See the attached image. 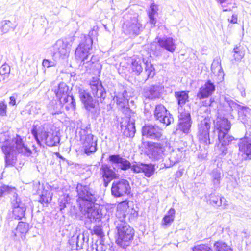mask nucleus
Wrapping results in <instances>:
<instances>
[{
  "instance_id": "nucleus-2",
  "label": "nucleus",
  "mask_w": 251,
  "mask_h": 251,
  "mask_svg": "<svg viewBox=\"0 0 251 251\" xmlns=\"http://www.w3.org/2000/svg\"><path fill=\"white\" fill-rule=\"evenodd\" d=\"M129 211L127 201L120 203L117 207L114 221L116 230L115 242L123 249L131 245L135 235V230L126 221Z\"/></svg>"
},
{
  "instance_id": "nucleus-20",
  "label": "nucleus",
  "mask_w": 251,
  "mask_h": 251,
  "mask_svg": "<svg viewBox=\"0 0 251 251\" xmlns=\"http://www.w3.org/2000/svg\"><path fill=\"white\" fill-rule=\"evenodd\" d=\"M70 46L71 45L66 40H57L52 46L53 56L58 54L60 57L62 58L67 56L70 52Z\"/></svg>"
},
{
  "instance_id": "nucleus-32",
  "label": "nucleus",
  "mask_w": 251,
  "mask_h": 251,
  "mask_svg": "<svg viewBox=\"0 0 251 251\" xmlns=\"http://www.w3.org/2000/svg\"><path fill=\"white\" fill-rule=\"evenodd\" d=\"M17 27V24L13 23L8 20H2L0 22V30L1 34L7 33L10 31H14Z\"/></svg>"
},
{
  "instance_id": "nucleus-52",
  "label": "nucleus",
  "mask_w": 251,
  "mask_h": 251,
  "mask_svg": "<svg viewBox=\"0 0 251 251\" xmlns=\"http://www.w3.org/2000/svg\"><path fill=\"white\" fill-rule=\"evenodd\" d=\"M10 72V67L7 64H4L0 67V74L1 75H8Z\"/></svg>"
},
{
  "instance_id": "nucleus-48",
  "label": "nucleus",
  "mask_w": 251,
  "mask_h": 251,
  "mask_svg": "<svg viewBox=\"0 0 251 251\" xmlns=\"http://www.w3.org/2000/svg\"><path fill=\"white\" fill-rule=\"evenodd\" d=\"M0 192L4 195L6 193H13V198L14 199H15V196L16 195H17L16 193V189L14 187H11L7 185H3L0 189Z\"/></svg>"
},
{
  "instance_id": "nucleus-55",
  "label": "nucleus",
  "mask_w": 251,
  "mask_h": 251,
  "mask_svg": "<svg viewBox=\"0 0 251 251\" xmlns=\"http://www.w3.org/2000/svg\"><path fill=\"white\" fill-rule=\"evenodd\" d=\"M64 104H61L60 102L59 105L56 104L54 106V110L51 112V114L53 115L59 114L61 113V108Z\"/></svg>"
},
{
  "instance_id": "nucleus-41",
  "label": "nucleus",
  "mask_w": 251,
  "mask_h": 251,
  "mask_svg": "<svg viewBox=\"0 0 251 251\" xmlns=\"http://www.w3.org/2000/svg\"><path fill=\"white\" fill-rule=\"evenodd\" d=\"M29 225L23 222H19L16 228V231L21 234V238L24 239L25 238V234L28 232Z\"/></svg>"
},
{
  "instance_id": "nucleus-14",
  "label": "nucleus",
  "mask_w": 251,
  "mask_h": 251,
  "mask_svg": "<svg viewBox=\"0 0 251 251\" xmlns=\"http://www.w3.org/2000/svg\"><path fill=\"white\" fill-rule=\"evenodd\" d=\"M155 119L165 126L170 125L174 121V118L170 112L161 104L155 105L153 111Z\"/></svg>"
},
{
  "instance_id": "nucleus-62",
  "label": "nucleus",
  "mask_w": 251,
  "mask_h": 251,
  "mask_svg": "<svg viewBox=\"0 0 251 251\" xmlns=\"http://www.w3.org/2000/svg\"><path fill=\"white\" fill-rule=\"evenodd\" d=\"M222 198L223 199V206L224 208H226L228 205V201L224 197H222Z\"/></svg>"
},
{
  "instance_id": "nucleus-18",
  "label": "nucleus",
  "mask_w": 251,
  "mask_h": 251,
  "mask_svg": "<svg viewBox=\"0 0 251 251\" xmlns=\"http://www.w3.org/2000/svg\"><path fill=\"white\" fill-rule=\"evenodd\" d=\"M247 134L246 133V135ZM239 151L245 160H251V137L246 135L240 138L238 142Z\"/></svg>"
},
{
  "instance_id": "nucleus-25",
  "label": "nucleus",
  "mask_w": 251,
  "mask_h": 251,
  "mask_svg": "<svg viewBox=\"0 0 251 251\" xmlns=\"http://www.w3.org/2000/svg\"><path fill=\"white\" fill-rule=\"evenodd\" d=\"M128 98L126 90H124L121 94L119 93L116 96L117 104L121 110L126 114H128L130 111L128 104Z\"/></svg>"
},
{
  "instance_id": "nucleus-58",
  "label": "nucleus",
  "mask_w": 251,
  "mask_h": 251,
  "mask_svg": "<svg viewBox=\"0 0 251 251\" xmlns=\"http://www.w3.org/2000/svg\"><path fill=\"white\" fill-rule=\"evenodd\" d=\"M241 105H240L236 103L235 102H234L233 100H232L230 103H229L228 106L230 109V110L233 111L234 109H237V110L239 109V106H241Z\"/></svg>"
},
{
  "instance_id": "nucleus-60",
  "label": "nucleus",
  "mask_w": 251,
  "mask_h": 251,
  "mask_svg": "<svg viewBox=\"0 0 251 251\" xmlns=\"http://www.w3.org/2000/svg\"><path fill=\"white\" fill-rule=\"evenodd\" d=\"M228 21L232 24H236L237 23V15L233 14L231 19H228Z\"/></svg>"
},
{
  "instance_id": "nucleus-16",
  "label": "nucleus",
  "mask_w": 251,
  "mask_h": 251,
  "mask_svg": "<svg viewBox=\"0 0 251 251\" xmlns=\"http://www.w3.org/2000/svg\"><path fill=\"white\" fill-rule=\"evenodd\" d=\"M100 207L99 205L94 203L91 206H84V208H79V209L91 222H93L97 220H100L102 217V214Z\"/></svg>"
},
{
  "instance_id": "nucleus-19",
  "label": "nucleus",
  "mask_w": 251,
  "mask_h": 251,
  "mask_svg": "<svg viewBox=\"0 0 251 251\" xmlns=\"http://www.w3.org/2000/svg\"><path fill=\"white\" fill-rule=\"evenodd\" d=\"M13 208V215L15 219L21 220L25 216L26 210V206L20 198H18V195L15 196V199H13L11 202Z\"/></svg>"
},
{
  "instance_id": "nucleus-22",
  "label": "nucleus",
  "mask_w": 251,
  "mask_h": 251,
  "mask_svg": "<svg viewBox=\"0 0 251 251\" xmlns=\"http://www.w3.org/2000/svg\"><path fill=\"white\" fill-rule=\"evenodd\" d=\"M121 130L126 137H133L136 129L135 124L133 120L130 118L126 117L123 119L120 123Z\"/></svg>"
},
{
  "instance_id": "nucleus-40",
  "label": "nucleus",
  "mask_w": 251,
  "mask_h": 251,
  "mask_svg": "<svg viewBox=\"0 0 251 251\" xmlns=\"http://www.w3.org/2000/svg\"><path fill=\"white\" fill-rule=\"evenodd\" d=\"M155 171V165L152 163H144L142 173H143L146 177H151L154 174Z\"/></svg>"
},
{
  "instance_id": "nucleus-21",
  "label": "nucleus",
  "mask_w": 251,
  "mask_h": 251,
  "mask_svg": "<svg viewBox=\"0 0 251 251\" xmlns=\"http://www.w3.org/2000/svg\"><path fill=\"white\" fill-rule=\"evenodd\" d=\"M215 90L216 85L215 83L210 80H207L199 88L196 97L199 100L208 98L212 95Z\"/></svg>"
},
{
  "instance_id": "nucleus-39",
  "label": "nucleus",
  "mask_w": 251,
  "mask_h": 251,
  "mask_svg": "<svg viewBox=\"0 0 251 251\" xmlns=\"http://www.w3.org/2000/svg\"><path fill=\"white\" fill-rule=\"evenodd\" d=\"M213 246L215 251H233L232 248L223 241H216Z\"/></svg>"
},
{
  "instance_id": "nucleus-47",
  "label": "nucleus",
  "mask_w": 251,
  "mask_h": 251,
  "mask_svg": "<svg viewBox=\"0 0 251 251\" xmlns=\"http://www.w3.org/2000/svg\"><path fill=\"white\" fill-rule=\"evenodd\" d=\"M70 198L67 196H64L63 198L59 199V206L60 210L63 213V210L70 204L69 202Z\"/></svg>"
},
{
  "instance_id": "nucleus-8",
  "label": "nucleus",
  "mask_w": 251,
  "mask_h": 251,
  "mask_svg": "<svg viewBox=\"0 0 251 251\" xmlns=\"http://www.w3.org/2000/svg\"><path fill=\"white\" fill-rule=\"evenodd\" d=\"M90 127L86 126L81 128L79 132L80 139L82 142V149L84 153L90 155L97 151V138H94L93 134L89 133Z\"/></svg>"
},
{
  "instance_id": "nucleus-43",
  "label": "nucleus",
  "mask_w": 251,
  "mask_h": 251,
  "mask_svg": "<svg viewBox=\"0 0 251 251\" xmlns=\"http://www.w3.org/2000/svg\"><path fill=\"white\" fill-rule=\"evenodd\" d=\"M208 197L209 198H207V200L209 201L210 204L213 206L219 207L222 205L223 199L221 197L219 198L213 193L210 194Z\"/></svg>"
},
{
  "instance_id": "nucleus-54",
  "label": "nucleus",
  "mask_w": 251,
  "mask_h": 251,
  "mask_svg": "<svg viewBox=\"0 0 251 251\" xmlns=\"http://www.w3.org/2000/svg\"><path fill=\"white\" fill-rule=\"evenodd\" d=\"M42 65L44 67L49 68L50 67H53L55 66V63L54 61L50 60L44 59L42 62Z\"/></svg>"
},
{
  "instance_id": "nucleus-44",
  "label": "nucleus",
  "mask_w": 251,
  "mask_h": 251,
  "mask_svg": "<svg viewBox=\"0 0 251 251\" xmlns=\"http://www.w3.org/2000/svg\"><path fill=\"white\" fill-rule=\"evenodd\" d=\"M92 251H114L112 246H111L109 244H100L98 245L95 244L92 245Z\"/></svg>"
},
{
  "instance_id": "nucleus-53",
  "label": "nucleus",
  "mask_w": 251,
  "mask_h": 251,
  "mask_svg": "<svg viewBox=\"0 0 251 251\" xmlns=\"http://www.w3.org/2000/svg\"><path fill=\"white\" fill-rule=\"evenodd\" d=\"M7 104L4 101L0 102V116H4L6 115Z\"/></svg>"
},
{
  "instance_id": "nucleus-57",
  "label": "nucleus",
  "mask_w": 251,
  "mask_h": 251,
  "mask_svg": "<svg viewBox=\"0 0 251 251\" xmlns=\"http://www.w3.org/2000/svg\"><path fill=\"white\" fill-rule=\"evenodd\" d=\"M161 161H164L163 163L161 164L160 169H164V168H169L172 167V166H167V164H169L170 162V157H168V159L164 160V158Z\"/></svg>"
},
{
  "instance_id": "nucleus-30",
  "label": "nucleus",
  "mask_w": 251,
  "mask_h": 251,
  "mask_svg": "<svg viewBox=\"0 0 251 251\" xmlns=\"http://www.w3.org/2000/svg\"><path fill=\"white\" fill-rule=\"evenodd\" d=\"M218 139L220 145L223 146H229L232 144L233 141H236L234 137L229 134L228 132L220 133L216 134L215 140Z\"/></svg>"
},
{
  "instance_id": "nucleus-63",
  "label": "nucleus",
  "mask_w": 251,
  "mask_h": 251,
  "mask_svg": "<svg viewBox=\"0 0 251 251\" xmlns=\"http://www.w3.org/2000/svg\"><path fill=\"white\" fill-rule=\"evenodd\" d=\"M55 154H56V156L58 158H60V159H62L63 160H66V159L65 158H64L63 156H62L59 153L56 152Z\"/></svg>"
},
{
  "instance_id": "nucleus-29",
  "label": "nucleus",
  "mask_w": 251,
  "mask_h": 251,
  "mask_svg": "<svg viewBox=\"0 0 251 251\" xmlns=\"http://www.w3.org/2000/svg\"><path fill=\"white\" fill-rule=\"evenodd\" d=\"M237 110L238 120L244 125L246 129H251V126L249 123L251 110L248 107L241 106Z\"/></svg>"
},
{
  "instance_id": "nucleus-23",
  "label": "nucleus",
  "mask_w": 251,
  "mask_h": 251,
  "mask_svg": "<svg viewBox=\"0 0 251 251\" xmlns=\"http://www.w3.org/2000/svg\"><path fill=\"white\" fill-rule=\"evenodd\" d=\"M163 89V87L160 85H152L145 87L143 95L147 99L154 100L161 97Z\"/></svg>"
},
{
  "instance_id": "nucleus-31",
  "label": "nucleus",
  "mask_w": 251,
  "mask_h": 251,
  "mask_svg": "<svg viewBox=\"0 0 251 251\" xmlns=\"http://www.w3.org/2000/svg\"><path fill=\"white\" fill-rule=\"evenodd\" d=\"M183 154V148H178L175 150H173L171 152L169 157L170 162L171 163L167 164V166H173L176 164L177 163L182 157Z\"/></svg>"
},
{
  "instance_id": "nucleus-33",
  "label": "nucleus",
  "mask_w": 251,
  "mask_h": 251,
  "mask_svg": "<svg viewBox=\"0 0 251 251\" xmlns=\"http://www.w3.org/2000/svg\"><path fill=\"white\" fill-rule=\"evenodd\" d=\"M156 41L151 43L150 45V54L151 57H152V55H153L159 57L161 56L164 52V50L160 46L158 41Z\"/></svg>"
},
{
  "instance_id": "nucleus-4",
  "label": "nucleus",
  "mask_w": 251,
  "mask_h": 251,
  "mask_svg": "<svg viewBox=\"0 0 251 251\" xmlns=\"http://www.w3.org/2000/svg\"><path fill=\"white\" fill-rule=\"evenodd\" d=\"M31 132L40 147L45 145L53 147L60 144V137L50 129V125L48 123H44L40 126L33 125Z\"/></svg>"
},
{
  "instance_id": "nucleus-10",
  "label": "nucleus",
  "mask_w": 251,
  "mask_h": 251,
  "mask_svg": "<svg viewBox=\"0 0 251 251\" xmlns=\"http://www.w3.org/2000/svg\"><path fill=\"white\" fill-rule=\"evenodd\" d=\"M111 195L115 198L131 195L129 182L125 179L114 181L111 188Z\"/></svg>"
},
{
  "instance_id": "nucleus-64",
  "label": "nucleus",
  "mask_w": 251,
  "mask_h": 251,
  "mask_svg": "<svg viewBox=\"0 0 251 251\" xmlns=\"http://www.w3.org/2000/svg\"><path fill=\"white\" fill-rule=\"evenodd\" d=\"M96 58H95V57L93 55L91 57L90 59L89 60V62H91L92 63H94L95 61H96Z\"/></svg>"
},
{
  "instance_id": "nucleus-17",
  "label": "nucleus",
  "mask_w": 251,
  "mask_h": 251,
  "mask_svg": "<svg viewBox=\"0 0 251 251\" xmlns=\"http://www.w3.org/2000/svg\"><path fill=\"white\" fill-rule=\"evenodd\" d=\"M214 135L220 133L229 132L231 128V123L226 118L224 117H217L215 120H213Z\"/></svg>"
},
{
  "instance_id": "nucleus-37",
  "label": "nucleus",
  "mask_w": 251,
  "mask_h": 251,
  "mask_svg": "<svg viewBox=\"0 0 251 251\" xmlns=\"http://www.w3.org/2000/svg\"><path fill=\"white\" fill-rule=\"evenodd\" d=\"M234 60L239 62L243 59L245 54V51L243 47L240 44L235 45L233 49Z\"/></svg>"
},
{
  "instance_id": "nucleus-7",
  "label": "nucleus",
  "mask_w": 251,
  "mask_h": 251,
  "mask_svg": "<svg viewBox=\"0 0 251 251\" xmlns=\"http://www.w3.org/2000/svg\"><path fill=\"white\" fill-rule=\"evenodd\" d=\"M93 40L90 35H85L81 39L75 51L76 60L83 64L89 62V57L92 50Z\"/></svg>"
},
{
  "instance_id": "nucleus-26",
  "label": "nucleus",
  "mask_w": 251,
  "mask_h": 251,
  "mask_svg": "<svg viewBox=\"0 0 251 251\" xmlns=\"http://www.w3.org/2000/svg\"><path fill=\"white\" fill-rule=\"evenodd\" d=\"M108 160L113 164L118 165L120 169L123 171H126L131 167V163L121 156L120 154L109 155Z\"/></svg>"
},
{
  "instance_id": "nucleus-13",
  "label": "nucleus",
  "mask_w": 251,
  "mask_h": 251,
  "mask_svg": "<svg viewBox=\"0 0 251 251\" xmlns=\"http://www.w3.org/2000/svg\"><path fill=\"white\" fill-rule=\"evenodd\" d=\"M178 118V129L184 133H188L192 123L190 111L179 108Z\"/></svg>"
},
{
  "instance_id": "nucleus-28",
  "label": "nucleus",
  "mask_w": 251,
  "mask_h": 251,
  "mask_svg": "<svg viewBox=\"0 0 251 251\" xmlns=\"http://www.w3.org/2000/svg\"><path fill=\"white\" fill-rule=\"evenodd\" d=\"M155 40L158 41L160 46L163 48L164 50H166L171 53H173L175 51L176 45L175 43V40L172 37H157Z\"/></svg>"
},
{
  "instance_id": "nucleus-3",
  "label": "nucleus",
  "mask_w": 251,
  "mask_h": 251,
  "mask_svg": "<svg viewBox=\"0 0 251 251\" xmlns=\"http://www.w3.org/2000/svg\"><path fill=\"white\" fill-rule=\"evenodd\" d=\"M25 137L16 134L12 140L3 143L1 146L4 154L5 166H13L17 160V154L29 157L32 154L31 150L25 144Z\"/></svg>"
},
{
  "instance_id": "nucleus-34",
  "label": "nucleus",
  "mask_w": 251,
  "mask_h": 251,
  "mask_svg": "<svg viewBox=\"0 0 251 251\" xmlns=\"http://www.w3.org/2000/svg\"><path fill=\"white\" fill-rule=\"evenodd\" d=\"M175 97L176 99L177 104L181 108L188 101V91H180L175 92Z\"/></svg>"
},
{
  "instance_id": "nucleus-56",
  "label": "nucleus",
  "mask_w": 251,
  "mask_h": 251,
  "mask_svg": "<svg viewBox=\"0 0 251 251\" xmlns=\"http://www.w3.org/2000/svg\"><path fill=\"white\" fill-rule=\"evenodd\" d=\"M227 146L220 145L219 148V151L221 155H225L228 153Z\"/></svg>"
},
{
  "instance_id": "nucleus-9",
  "label": "nucleus",
  "mask_w": 251,
  "mask_h": 251,
  "mask_svg": "<svg viewBox=\"0 0 251 251\" xmlns=\"http://www.w3.org/2000/svg\"><path fill=\"white\" fill-rule=\"evenodd\" d=\"M147 154L151 160L154 161H161L164 158L166 147L167 146V140L164 139L160 142H147Z\"/></svg>"
},
{
  "instance_id": "nucleus-38",
  "label": "nucleus",
  "mask_w": 251,
  "mask_h": 251,
  "mask_svg": "<svg viewBox=\"0 0 251 251\" xmlns=\"http://www.w3.org/2000/svg\"><path fill=\"white\" fill-rule=\"evenodd\" d=\"M88 241V238H85V236L83 234H79L78 235L76 238L74 236L71 240L70 241V243L71 244L72 242L74 243L75 242L76 250H79L83 248V246L85 244V242L86 243Z\"/></svg>"
},
{
  "instance_id": "nucleus-50",
  "label": "nucleus",
  "mask_w": 251,
  "mask_h": 251,
  "mask_svg": "<svg viewBox=\"0 0 251 251\" xmlns=\"http://www.w3.org/2000/svg\"><path fill=\"white\" fill-rule=\"evenodd\" d=\"M91 233L95 234L99 237L102 238L104 236V233L102 227L99 225H96L91 230Z\"/></svg>"
},
{
  "instance_id": "nucleus-35",
  "label": "nucleus",
  "mask_w": 251,
  "mask_h": 251,
  "mask_svg": "<svg viewBox=\"0 0 251 251\" xmlns=\"http://www.w3.org/2000/svg\"><path fill=\"white\" fill-rule=\"evenodd\" d=\"M176 211L175 209L171 208L167 213L164 216L162 221V224L164 228L170 226L173 222L175 217Z\"/></svg>"
},
{
  "instance_id": "nucleus-51",
  "label": "nucleus",
  "mask_w": 251,
  "mask_h": 251,
  "mask_svg": "<svg viewBox=\"0 0 251 251\" xmlns=\"http://www.w3.org/2000/svg\"><path fill=\"white\" fill-rule=\"evenodd\" d=\"M144 163L135 162V164L131 165L130 169L131 171L135 173H139L142 172V168Z\"/></svg>"
},
{
  "instance_id": "nucleus-5",
  "label": "nucleus",
  "mask_w": 251,
  "mask_h": 251,
  "mask_svg": "<svg viewBox=\"0 0 251 251\" xmlns=\"http://www.w3.org/2000/svg\"><path fill=\"white\" fill-rule=\"evenodd\" d=\"M77 192L76 202L79 208H84V206H91L95 203L98 195L97 191L94 190L90 185H83L78 183L76 187Z\"/></svg>"
},
{
  "instance_id": "nucleus-59",
  "label": "nucleus",
  "mask_w": 251,
  "mask_h": 251,
  "mask_svg": "<svg viewBox=\"0 0 251 251\" xmlns=\"http://www.w3.org/2000/svg\"><path fill=\"white\" fill-rule=\"evenodd\" d=\"M17 96H15L14 95H13L12 96H10V102L9 104L11 105L12 106L16 105V100Z\"/></svg>"
},
{
  "instance_id": "nucleus-1",
  "label": "nucleus",
  "mask_w": 251,
  "mask_h": 251,
  "mask_svg": "<svg viewBox=\"0 0 251 251\" xmlns=\"http://www.w3.org/2000/svg\"><path fill=\"white\" fill-rule=\"evenodd\" d=\"M89 85L95 99L87 90L80 88L78 91V97L83 108L92 119H96L100 114L99 101L102 103L106 97V91L101 81L97 77H93Z\"/></svg>"
},
{
  "instance_id": "nucleus-45",
  "label": "nucleus",
  "mask_w": 251,
  "mask_h": 251,
  "mask_svg": "<svg viewBox=\"0 0 251 251\" xmlns=\"http://www.w3.org/2000/svg\"><path fill=\"white\" fill-rule=\"evenodd\" d=\"M64 104H66L65 108L67 111L70 110L74 111L75 110L76 107L75 100L72 94L68 97L67 102L64 103Z\"/></svg>"
},
{
  "instance_id": "nucleus-15",
  "label": "nucleus",
  "mask_w": 251,
  "mask_h": 251,
  "mask_svg": "<svg viewBox=\"0 0 251 251\" xmlns=\"http://www.w3.org/2000/svg\"><path fill=\"white\" fill-rule=\"evenodd\" d=\"M100 174L103 180V186L107 187L111 181L117 179L119 175L111 169L110 166L107 164H102L100 167Z\"/></svg>"
},
{
  "instance_id": "nucleus-42",
  "label": "nucleus",
  "mask_w": 251,
  "mask_h": 251,
  "mask_svg": "<svg viewBox=\"0 0 251 251\" xmlns=\"http://www.w3.org/2000/svg\"><path fill=\"white\" fill-rule=\"evenodd\" d=\"M157 6L153 3L151 5L150 10L148 12L150 23L154 25H155L156 23V19L154 17V15L157 13Z\"/></svg>"
},
{
  "instance_id": "nucleus-12",
  "label": "nucleus",
  "mask_w": 251,
  "mask_h": 251,
  "mask_svg": "<svg viewBox=\"0 0 251 251\" xmlns=\"http://www.w3.org/2000/svg\"><path fill=\"white\" fill-rule=\"evenodd\" d=\"M142 135L151 140L162 141L164 137L162 129L156 125L145 124L142 128Z\"/></svg>"
},
{
  "instance_id": "nucleus-24",
  "label": "nucleus",
  "mask_w": 251,
  "mask_h": 251,
  "mask_svg": "<svg viewBox=\"0 0 251 251\" xmlns=\"http://www.w3.org/2000/svg\"><path fill=\"white\" fill-rule=\"evenodd\" d=\"M123 28L125 33L130 36L139 35L143 28L136 18H133L131 22L125 24Z\"/></svg>"
},
{
  "instance_id": "nucleus-27",
  "label": "nucleus",
  "mask_w": 251,
  "mask_h": 251,
  "mask_svg": "<svg viewBox=\"0 0 251 251\" xmlns=\"http://www.w3.org/2000/svg\"><path fill=\"white\" fill-rule=\"evenodd\" d=\"M54 92L61 104L67 102L68 97L71 95L69 87L64 82H61L58 84V88L55 89Z\"/></svg>"
},
{
  "instance_id": "nucleus-6",
  "label": "nucleus",
  "mask_w": 251,
  "mask_h": 251,
  "mask_svg": "<svg viewBox=\"0 0 251 251\" xmlns=\"http://www.w3.org/2000/svg\"><path fill=\"white\" fill-rule=\"evenodd\" d=\"M213 121L211 116H207L198 124V138L201 143L206 145L213 144L216 138L214 129L210 132Z\"/></svg>"
},
{
  "instance_id": "nucleus-46",
  "label": "nucleus",
  "mask_w": 251,
  "mask_h": 251,
  "mask_svg": "<svg viewBox=\"0 0 251 251\" xmlns=\"http://www.w3.org/2000/svg\"><path fill=\"white\" fill-rule=\"evenodd\" d=\"M52 197L49 192L46 191L43 192L40 196L39 202L41 204H48L51 200Z\"/></svg>"
},
{
  "instance_id": "nucleus-11",
  "label": "nucleus",
  "mask_w": 251,
  "mask_h": 251,
  "mask_svg": "<svg viewBox=\"0 0 251 251\" xmlns=\"http://www.w3.org/2000/svg\"><path fill=\"white\" fill-rule=\"evenodd\" d=\"M142 64L145 66V72L148 78H153L155 74V69L153 65L145 58H143L142 60L139 58L132 60L131 69L134 74L139 75L142 72L143 69Z\"/></svg>"
},
{
  "instance_id": "nucleus-49",
  "label": "nucleus",
  "mask_w": 251,
  "mask_h": 251,
  "mask_svg": "<svg viewBox=\"0 0 251 251\" xmlns=\"http://www.w3.org/2000/svg\"><path fill=\"white\" fill-rule=\"evenodd\" d=\"M192 251H213V250L207 245L200 244L193 247Z\"/></svg>"
},
{
  "instance_id": "nucleus-36",
  "label": "nucleus",
  "mask_w": 251,
  "mask_h": 251,
  "mask_svg": "<svg viewBox=\"0 0 251 251\" xmlns=\"http://www.w3.org/2000/svg\"><path fill=\"white\" fill-rule=\"evenodd\" d=\"M212 181L215 189L220 187L221 178L223 176L221 170L219 169H214L211 174Z\"/></svg>"
},
{
  "instance_id": "nucleus-61",
  "label": "nucleus",
  "mask_w": 251,
  "mask_h": 251,
  "mask_svg": "<svg viewBox=\"0 0 251 251\" xmlns=\"http://www.w3.org/2000/svg\"><path fill=\"white\" fill-rule=\"evenodd\" d=\"M232 100H233L229 97H225L224 98V101L228 105V106Z\"/></svg>"
}]
</instances>
